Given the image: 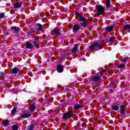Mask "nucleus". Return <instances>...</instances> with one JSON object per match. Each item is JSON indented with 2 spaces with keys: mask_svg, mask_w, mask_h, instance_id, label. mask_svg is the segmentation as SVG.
<instances>
[{
  "mask_svg": "<svg viewBox=\"0 0 130 130\" xmlns=\"http://www.w3.org/2000/svg\"><path fill=\"white\" fill-rule=\"evenodd\" d=\"M107 10H108L109 11H113V10H114V7L112 6H110V7H109L108 8H107Z\"/></svg>",
  "mask_w": 130,
  "mask_h": 130,
  "instance_id": "32",
  "label": "nucleus"
},
{
  "mask_svg": "<svg viewBox=\"0 0 130 130\" xmlns=\"http://www.w3.org/2000/svg\"><path fill=\"white\" fill-rule=\"evenodd\" d=\"M31 77H33V75H31Z\"/></svg>",
  "mask_w": 130,
  "mask_h": 130,
  "instance_id": "48",
  "label": "nucleus"
},
{
  "mask_svg": "<svg viewBox=\"0 0 130 130\" xmlns=\"http://www.w3.org/2000/svg\"><path fill=\"white\" fill-rule=\"evenodd\" d=\"M19 129V126L17 124H14L12 126V130H17Z\"/></svg>",
  "mask_w": 130,
  "mask_h": 130,
  "instance_id": "28",
  "label": "nucleus"
},
{
  "mask_svg": "<svg viewBox=\"0 0 130 130\" xmlns=\"http://www.w3.org/2000/svg\"><path fill=\"white\" fill-rule=\"evenodd\" d=\"M99 80H100V76H94L92 79L93 82H97V81H99Z\"/></svg>",
  "mask_w": 130,
  "mask_h": 130,
  "instance_id": "17",
  "label": "nucleus"
},
{
  "mask_svg": "<svg viewBox=\"0 0 130 130\" xmlns=\"http://www.w3.org/2000/svg\"><path fill=\"white\" fill-rule=\"evenodd\" d=\"M99 44V49H102L103 48V44L102 42H98Z\"/></svg>",
  "mask_w": 130,
  "mask_h": 130,
  "instance_id": "26",
  "label": "nucleus"
},
{
  "mask_svg": "<svg viewBox=\"0 0 130 130\" xmlns=\"http://www.w3.org/2000/svg\"><path fill=\"white\" fill-rule=\"evenodd\" d=\"M78 46H79V45L78 44L75 45V46L74 47L73 49L71 51L72 53H76V52H77V51L78 50Z\"/></svg>",
  "mask_w": 130,
  "mask_h": 130,
  "instance_id": "15",
  "label": "nucleus"
},
{
  "mask_svg": "<svg viewBox=\"0 0 130 130\" xmlns=\"http://www.w3.org/2000/svg\"><path fill=\"white\" fill-rule=\"evenodd\" d=\"M114 82H112L111 84H110V86H112H112H114Z\"/></svg>",
  "mask_w": 130,
  "mask_h": 130,
  "instance_id": "42",
  "label": "nucleus"
},
{
  "mask_svg": "<svg viewBox=\"0 0 130 130\" xmlns=\"http://www.w3.org/2000/svg\"><path fill=\"white\" fill-rule=\"evenodd\" d=\"M36 27H37V29H38V30H41V29H42L43 26L40 23H37Z\"/></svg>",
  "mask_w": 130,
  "mask_h": 130,
  "instance_id": "22",
  "label": "nucleus"
},
{
  "mask_svg": "<svg viewBox=\"0 0 130 130\" xmlns=\"http://www.w3.org/2000/svg\"><path fill=\"white\" fill-rule=\"evenodd\" d=\"M74 13L75 14L76 16H77V17H80V13H79L77 11H74Z\"/></svg>",
  "mask_w": 130,
  "mask_h": 130,
  "instance_id": "37",
  "label": "nucleus"
},
{
  "mask_svg": "<svg viewBox=\"0 0 130 130\" xmlns=\"http://www.w3.org/2000/svg\"><path fill=\"white\" fill-rule=\"evenodd\" d=\"M8 124H10V122L9 121V120H6L3 121V125H8Z\"/></svg>",
  "mask_w": 130,
  "mask_h": 130,
  "instance_id": "30",
  "label": "nucleus"
},
{
  "mask_svg": "<svg viewBox=\"0 0 130 130\" xmlns=\"http://www.w3.org/2000/svg\"><path fill=\"white\" fill-rule=\"evenodd\" d=\"M35 30H34V28L32 27L27 32V36H32V34H34Z\"/></svg>",
  "mask_w": 130,
  "mask_h": 130,
  "instance_id": "11",
  "label": "nucleus"
},
{
  "mask_svg": "<svg viewBox=\"0 0 130 130\" xmlns=\"http://www.w3.org/2000/svg\"><path fill=\"white\" fill-rule=\"evenodd\" d=\"M71 52V50H69V48H68L67 50L64 52V53L65 55H67V56H70V55H71V54L69 53V52Z\"/></svg>",
  "mask_w": 130,
  "mask_h": 130,
  "instance_id": "25",
  "label": "nucleus"
},
{
  "mask_svg": "<svg viewBox=\"0 0 130 130\" xmlns=\"http://www.w3.org/2000/svg\"><path fill=\"white\" fill-rule=\"evenodd\" d=\"M59 60L61 61L62 60H64V57H59Z\"/></svg>",
  "mask_w": 130,
  "mask_h": 130,
  "instance_id": "38",
  "label": "nucleus"
},
{
  "mask_svg": "<svg viewBox=\"0 0 130 130\" xmlns=\"http://www.w3.org/2000/svg\"><path fill=\"white\" fill-rule=\"evenodd\" d=\"M84 107L83 105L75 104L73 106V109L74 110H78L79 109H82Z\"/></svg>",
  "mask_w": 130,
  "mask_h": 130,
  "instance_id": "6",
  "label": "nucleus"
},
{
  "mask_svg": "<svg viewBox=\"0 0 130 130\" xmlns=\"http://www.w3.org/2000/svg\"><path fill=\"white\" fill-rule=\"evenodd\" d=\"M34 126V125L31 124L28 126V128H27V130H32L33 129V127Z\"/></svg>",
  "mask_w": 130,
  "mask_h": 130,
  "instance_id": "36",
  "label": "nucleus"
},
{
  "mask_svg": "<svg viewBox=\"0 0 130 130\" xmlns=\"http://www.w3.org/2000/svg\"><path fill=\"white\" fill-rule=\"evenodd\" d=\"M130 24H126L124 25V30H129Z\"/></svg>",
  "mask_w": 130,
  "mask_h": 130,
  "instance_id": "27",
  "label": "nucleus"
},
{
  "mask_svg": "<svg viewBox=\"0 0 130 130\" xmlns=\"http://www.w3.org/2000/svg\"><path fill=\"white\" fill-rule=\"evenodd\" d=\"M20 71V69L18 68H14L12 70H11V71L10 72V74H14V75H17L19 71Z\"/></svg>",
  "mask_w": 130,
  "mask_h": 130,
  "instance_id": "8",
  "label": "nucleus"
},
{
  "mask_svg": "<svg viewBox=\"0 0 130 130\" xmlns=\"http://www.w3.org/2000/svg\"><path fill=\"white\" fill-rule=\"evenodd\" d=\"M105 30L106 32H108V33H110V32H112V30H113V26H108L105 28Z\"/></svg>",
  "mask_w": 130,
  "mask_h": 130,
  "instance_id": "14",
  "label": "nucleus"
},
{
  "mask_svg": "<svg viewBox=\"0 0 130 130\" xmlns=\"http://www.w3.org/2000/svg\"><path fill=\"white\" fill-rule=\"evenodd\" d=\"M120 109L121 116H122V115L125 116V114L126 113V111L125 110V106L123 105H121L120 106Z\"/></svg>",
  "mask_w": 130,
  "mask_h": 130,
  "instance_id": "3",
  "label": "nucleus"
},
{
  "mask_svg": "<svg viewBox=\"0 0 130 130\" xmlns=\"http://www.w3.org/2000/svg\"><path fill=\"white\" fill-rule=\"evenodd\" d=\"M79 19H78V21H79L80 22H85V21H88V19H87V18H85L83 17V15H81L79 17Z\"/></svg>",
  "mask_w": 130,
  "mask_h": 130,
  "instance_id": "12",
  "label": "nucleus"
},
{
  "mask_svg": "<svg viewBox=\"0 0 130 130\" xmlns=\"http://www.w3.org/2000/svg\"><path fill=\"white\" fill-rule=\"evenodd\" d=\"M99 44H98V42L93 43L90 46L89 48V49L93 50V49H95V47H99Z\"/></svg>",
  "mask_w": 130,
  "mask_h": 130,
  "instance_id": "7",
  "label": "nucleus"
},
{
  "mask_svg": "<svg viewBox=\"0 0 130 130\" xmlns=\"http://www.w3.org/2000/svg\"><path fill=\"white\" fill-rule=\"evenodd\" d=\"M74 116V113L71 111H67L66 113H63V118L64 119H70V118H73Z\"/></svg>",
  "mask_w": 130,
  "mask_h": 130,
  "instance_id": "2",
  "label": "nucleus"
},
{
  "mask_svg": "<svg viewBox=\"0 0 130 130\" xmlns=\"http://www.w3.org/2000/svg\"><path fill=\"white\" fill-rule=\"evenodd\" d=\"M17 112V108L14 107L11 111V114H14V113H16Z\"/></svg>",
  "mask_w": 130,
  "mask_h": 130,
  "instance_id": "31",
  "label": "nucleus"
},
{
  "mask_svg": "<svg viewBox=\"0 0 130 130\" xmlns=\"http://www.w3.org/2000/svg\"><path fill=\"white\" fill-rule=\"evenodd\" d=\"M43 101H40V102H42Z\"/></svg>",
  "mask_w": 130,
  "mask_h": 130,
  "instance_id": "47",
  "label": "nucleus"
},
{
  "mask_svg": "<svg viewBox=\"0 0 130 130\" xmlns=\"http://www.w3.org/2000/svg\"><path fill=\"white\" fill-rule=\"evenodd\" d=\"M36 109V105L35 104H31L30 106V111L34 112Z\"/></svg>",
  "mask_w": 130,
  "mask_h": 130,
  "instance_id": "19",
  "label": "nucleus"
},
{
  "mask_svg": "<svg viewBox=\"0 0 130 130\" xmlns=\"http://www.w3.org/2000/svg\"><path fill=\"white\" fill-rule=\"evenodd\" d=\"M12 29H14V31L15 33H17V34H19L20 33V30L18 29V27L17 26H13L12 27Z\"/></svg>",
  "mask_w": 130,
  "mask_h": 130,
  "instance_id": "20",
  "label": "nucleus"
},
{
  "mask_svg": "<svg viewBox=\"0 0 130 130\" xmlns=\"http://www.w3.org/2000/svg\"><path fill=\"white\" fill-rule=\"evenodd\" d=\"M101 42H102V43H104V42H105V40H102V41H101Z\"/></svg>",
  "mask_w": 130,
  "mask_h": 130,
  "instance_id": "43",
  "label": "nucleus"
},
{
  "mask_svg": "<svg viewBox=\"0 0 130 130\" xmlns=\"http://www.w3.org/2000/svg\"><path fill=\"white\" fill-rule=\"evenodd\" d=\"M124 67H125V64L122 63L119 65H117L118 69H124Z\"/></svg>",
  "mask_w": 130,
  "mask_h": 130,
  "instance_id": "24",
  "label": "nucleus"
},
{
  "mask_svg": "<svg viewBox=\"0 0 130 130\" xmlns=\"http://www.w3.org/2000/svg\"><path fill=\"white\" fill-rule=\"evenodd\" d=\"M81 28V25L80 24H75L73 27V30L74 33H77L78 31H80Z\"/></svg>",
  "mask_w": 130,
  "mask_h": 130,
  "instance_id": "5",
  "label": "nucleus"
},
{
  "mask_svg": "<svg viewBox=\"0 0 130 130\" xmlns=\"http://www.w3.org/2000/svg\"><path fill=\"white\" fill-rule=\"evenodd\" d=\"M81 27H83L85 28V27H88V21H83L82 23H81Z\"/></svg>",
  "mask_w": 130,
  "mask_h": 130,
  "instance_id": "18",
  "label": "nucleus"
},
{
  "mask_svg": "<svg viewBox=\"0 0 130 130\" xmlns=\"http://www.w3.org/2000/svg\"><path fill=\"white\" fill-rule=\"evenodd\" d=\"M104 72H106V70H102L101 72H100V74L101 75H102L103 74V73H104Z\"/></svg>",
  "mask_w": 130,
  "mask_h": 130,
  "instance_id": "40",
  "label": "nucleus"
},
{
  "mask_svg": "<svg viewBox=\"0 0 130 130\" xmlns=\"http://www.w3.org/2000/svg\"><path fill=\"white\" fill-rule=\"evenodd\" d=\"M52 31L56 36H59V35H60V31H59V29L55 28Z\"/></svg>",
  "mask_w": 130,
  "mask_h": 130,
  "instance_id": "10",
  "label": "nucleus"
},
{
  "mask_svg": "<svg viewBox=\"0 0 130 130\" xmlns=\"http://www.w3.org/2000/svg\"><path fill=\"white\" fill-rule=\"evenodd\" d=\"M34 40L35 41H38V40H39V38L37 37L34 38Z\"/></svg>",
  "mask_w": 130,
  "mask_h": 130,
  "instance_id": "39",
  "label": "nucleus"
},
{
  "mask_svg": "<svg viewBox=\"0 0 130 130\" xmlns=\"http://www.w3.org/2000/svg\"><path fill=\"white\" fill-rule=\"evenodd\" d=\"M14 7L15 9H19L22 7V4L16 2L14 4Z\"/></svg>",
  "mask_w": 130,
  "mask_h": 130,
  "instance_id": "16",
  "label": "nucleus"
},
{
  "mask_svg": "<svg viewBox=\"0 0 130 130\" xmlns=\"http://www.w3.org/2000/svg\"><path fill=\"white\" fill-rule=\"evenodd\" d=\"M112 109H113V110H114L115 111H117L118 109H119V106L117 105H113L112 107Z\"/></svg>",
  "mask_w": 130,
  "mask_h": 130,
  "instance_id": "21",
  "label": "nucleus"
},
{
  "mask_svg": "<svg viewBox=\"0 0 130 130\" xmlns=\"http://www.w3.org/2000/svg\"><path fill=\"white\" fill-rule=\"evenodd\" d=\"M37 41H34L33 42V44H34V45H36L37 44Z\"/></svg>",
  "mask_w": 130,
  "mask_h": 130,
  "instance_id": "41",
  "label": "nucleus"
},
{
  "mask_svg": "<svg viewBox=\"0 0 130 130\" xmlns=\"http://www.w3.org/2000/svg\"><path fill=\"white\" fill-rule=\"evenodd\" d=\"M115 40V37L113 36V37H110V39H109L110 42L111 43L114 42Z\"/></svg>",
  "mask_w": 130,
  "mask_h": 130,
  "instance_id": "29",
  "label": "nucleus"
},
{
  "mask_svg": "<svg viewBox=\"0 0 130 130\" xmlns=\"http://www.w3.org/2000/svg\"><path fill=\"white\" fill-rule=\"evenodd\" d=\"M127 59H128V57H124L122 59V62H126V60H127Z\"/></svg>",
  "mask_w": 130,
  "mask_h": 130,
  "instance_id": "35",
  "label": "nucleus"
},
{
  "mask_svg": "<svg viewBox=\"0 0 130 130\" xmlns=\"http://www.w3.org/2000/svg\"><path fill=\"white\" fill-rule=\"evenodd\" d=\"M25 47L28 49H32V48H33V44H31L29 42H27L26 44Z\"/></svg>",
  "mask_w": 130,
  "mask_h": 130,
  "instance_id": "13",
  "label": "nucleus"
},
{
  "mask_svg": "<svg viewBox=\"0 0 130 130\" xmlns=\"http://www.w3.org/2000/svg\"><path fill=\"white\" fill-rule=\"evenodd\" d=\"M106 7L107 9V8H108L109 7H110V6H111V4L110 3V0H106Z\"/></svg>",
  "mask_w": 130,
  "mask_h": 130,
  "instance_id": "23",
  "label": "nucleus"
},
{
  "mask_svg": "<svg viewBox=\"0 0 130 130\" xmlns=\"http://www.w3.org/2000/svg\"><path fill=\"white\" fill-rule=\"evenodd\" d=\"M5 13H0V19H4L5 18Z\"/></svg>",
  "mask_w": 130,
  "mask_h": 130,
  "instance_id": "34",
  "label": "nucleus"
},
{
  "mask_svg": "<svg viewBox=\"0 0 130 130\" xmlns=\"http://www.w3.org/2000/svg\"><path fill=\"white\" fill-rule=\"evenodd\" d=\"M57 71L58 73H62L63 72V66L61 64H59L57 67Z\"/></svg>",
  "mask_w": 130,
  "mask_h": 130,
  "instance_id": "9",
  "label": "nucleus"
},
{
  "mask_svg": "<svg viewBox=\"0 0 130 130\" xmlns=\"http://www.w3.org/2000/svg\"><path fill=\"white\" fill-rule=\"evenodd\" d=\"M50 102H51V101L50 100V99H48V103H50Z\"/></svg>",
  "mask_w": 130,
  "mask_h": 130,
  "instance_id": "44",
  "label": "nucleus"
},
{
  "mask_svg": "<svg viewBox=\"0 0 130 130\" xmlns=\"http://www.w3.org/2000/svg\"><path fill=\"white\" fill-rule=\"evenodd\" d=\"M34 125V126H35V125H37V123H35V124H32Z\"/></svg>",
  "mask_w": 130,
  "mask_h": 130,
  "instance_id": "45",
  "label": "nucleus"
},
{
  "mask_svg": "<svg viewBox=\"0 0 130 130\" xmlns=\"http://www.w3.org/2000/svg\"><path fill=\"white\" fill-rule=\"evenodd\" d=\"M5 75H6V73H5V72H1L0 73V77L2 79H4V78H5Z\"/></svg>",
  "mask_w": 130,
  "mask_h": 130,
  "instance_id": "33",
  "label": "nucleus"
},
{
  "mask_svg": "<svg viewBox=\"0 0 130 130\" xmlns=\"http://www.w3.org/2000/svg\"><path fill=\"white\" fill-rule=\"evenodd\" d=\"M15 101H18V99H16Z\"/></svg>",
  "mask_w": 130,
  "mask_h": 130,
  "instance_id": "46",
  "label": "nucleus"
},
{
  "mask_svg": "<svg viewBox=\"0 0 130 130\" xmlns=\"http://www.w3.org/2000/svg\"><path fill=\"white\" fill-rule=\"evenodd\" d=\"M96 9L97 10L96 14L99 15H103L105 13V8H104L102 5H98L96 6Z\"/></svg>",
  "mask_w": 130,
  "mask_h": 130,
  "instance_id": "1",
  "label": "nucleus"
},
{
  "mask_svg": "<svg viewBox=\"0 0 130 130\" xmlns=\"http://www.w3.org/2000/svg\"><path fill=\"white\" fill-rule=\"evenodd\" d=\"M31 116V114L29 113H24L21 114L20 117H18V119L22 120L23 118H28Z\"/></svg>",
  "mask_w": 130,
  "mask_h": 130,
  "instance_id": "4",
  "label": "nucleus"
},
{
  "mask_svg": "<svg viewBox=\"0 0 130 130\" xmlns=\"http://www.w3.org/2000/svg\"><path fill=\"white\" fill-rule=\"evenodd\" d=\"M76 20H78V19L77 18H76Z\"/></svg>",
  "mask_w": 130,
  "mask_h": 130,
  "instance_id": "49",
  "label": "nucleus"
}]
</instances>
